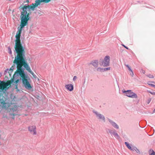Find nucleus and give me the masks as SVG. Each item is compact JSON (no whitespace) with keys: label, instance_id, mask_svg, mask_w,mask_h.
Instances as JSON below:
<instances>
[{"label":"nucleus","instance_id":"10","mask_svg":"<svg viewBox=\"0 0 155 155\" xmlns=\"http://www.w3.org/2000/svg\"><path fill=\"white\" fill-rule=\"evenodd\" d=\"M65 87L68 90L70 91H72L73 89V86L71 84L66 85Z\"/></svg>","mask_w":155,"mask_h":155},{"label":"nucleus","instance_id":"9","mask_svg":"<svg viewBox=\"0 0 155 155\" xmlns=\"http://www.w3.org/2000/svg\"><path fill=\"white\" fill-rule=\"evenodd\" d=\"M12 80H13V81L11 83V84L12 83V85L14 86V88L15 89H18V83L19 81V80L18 79L16 80L15 81H14V79H12L11 80H10V81H12Z\"/></svg>","mask_w":155,"mask_h":155},{"label":"nucleus","instance_id":"22","mask_svg":"<svg viewBox=\"0 0 155 155\" xmlns=\"http://www.w3.org/2000/svg\"><path fill=\"white\" fill-rule=\"evenodd\" d=\"M148 84L149 85H150V86H151L152 87H154L155 88V85H154L153 84H149V83H148Z\"/></svg>","mask_w":155,"mask_h":155},{"label":"nucleus","instance_id":"15","mask_svg":"<svg viewBox=\"0 0 155 155\" xmlns=\"http://www.w3.org/2000/svg\"><path fill=\"white\" fill-rule=\"evenodd\" d=\"M149 155H155V152L152 149H150L149 150Z\"/></svg>","mask_w":155,"mask_h":155},{"label":"nucleus","instance_id":"27","mask_svg":"<svg viewBox=\"0 0 155 155\" xmlns=\"http://www.w3.org/2000/svg\"><path fill=\"white\" fill-rule=\"evenodd\" d=\"M142 72L143 74H144L145 73V71L144 70H143L142 69Z\"/></svg>","mask_w":155,"mask_h":155},{"label":"nucleus","instance_id":"6","mask_svg":"<svg viewBox=\"0 0 155 155\" xmlns=\"http://www.w3.org/2000/svg\"><path fill=\"white\" fill-rule=\"evenodd\" d=\"M29 131L30 133L36 135L37 134L36 128L35 125H32L28 127Z\"/></svg>","mask_w":155,"mask_h":155},{"label":"nucleus","instance_id":"17","mask_svg":"<svg viewBox=\"0 0 155 155\" xmlns=\"http://www.w3.org/2000/svg\"><path fill=\"white\" fill-rule=\"evenodd\" d=\"M133 150H134L136 151L137 153H140V151L136 147H134V148L133 149Z\"/></svg>","mask_w":155,"mask_h":155},{"label":"nucleus","instance_id":"11","mask_svg":"<svg viewBox=\"0 0 155 155\" xmlns=\"http://www.w3.org/2000/svg\"><path fill=\"white\" fill-rule=\"evenodd\" d=\"M99 62L97 60H94L92 61L91 64L95 67H97L98 65Z\"/></svg>","mask_w":155,"mask_h":155},{"label":"nucleus","instance_id":"28","mask_svg":"<svg viewBox=\"0 0 155 155\" xmlns=\"http://www.w3.org/2000/svg\"><path fill=\"white\" fill-rule=\"evenodd\" d=\"M128 69L130 71H132L130 67H129L128 68Z\"/></svg>","mask_w":155,"mask_h":155},{"label":"nucleus","instance_id":"2","mask_svg":"<svg viewBox=\"0 0 155 155\" xmlns=\"http://www.w3.org/2000/svg\"><path fill=\"white\" fill-rule=\"evenodd\" d=\"M51 0H35V3H32L30 5H23L22 7V11L21 13L20 16V25L24 26H26L28 24V21L30 17L29 15L31 13V9L32 11L35 10V8L37 7L41 3H48Z\"/></svg>","mask_w":155,"mask_h":155},{"label":"nucleus","instance_id":"25","mask_svg":"<svg viewBox=\"0 0 155 155\" xmlns=\"http://www.w3.org/2000/svg\"><path fill=\"white\" fill-rule=\"evenodd\" d=\"M130 74L132 76H133L134 73L132 71H131V73H130Z\"/></svg>","mask_w":155,"mask_h":155},{"label":"nucleus","instance_id":"4","mask_svg":"<svg viewBox=\"0 0 155 155\" xmlns=\"http://www.w3.org/2000/svg\"><path fill=\"white\" fill-rule=\"evenodd\" d=\"M122 92L124 93H125V95L129 97L132 98H137V95L130 90L126 91L123 90L122 91Z\"/></svg>","mask_w":155,"mask_h":155},{"label":"nucleus","instance_id":"14","mask_svg":"<svg viewBox=\"0 0 155 155\" xmlns=\"http://www.w3.org/2000/svg\"><path fill=\"white\" fill-rule=\"evenodd\" d=\"M107 70V68H98L97 69V71L98 72H103L106 71Z\"/></svg>","mask_w":155,"mask_h":155},{"label":"nucleus","instance_id":"8","mask_svg":"<svg viewBox=\"0 0 155 155\" xmlns=\"http://www.w3.org/2000/svg\"><path fill=\"white\" fill-rule=\"evenodd\" d=\"M99 64L101 67H106L107 66V56H106L103 60H101Z\"/></svg>","mask_w":155,"mask_h":155},{"label":"nucleus","instance_id":"23","mask_svg":"<svg viewBox=\"0 0 155 155\" xmlns=\"http://www.w3.org/2000/svg\"><path fill=\"white\" fill-rule=\"evenodd\" d=\"M77 78V77L76 76H74L73 78V80L75 81Z\"/></svg>","mask_w":155,"mask_h":155},{"label":"nucleus","instance_id":"30","mask_svg":"<svg viewBox=\"0 0 155 155\" xmlns=\"http://www.w3.org/2000/svg\"><path fill=\"white\" fill-rule=\"evenodd\" d=\"M125 66L128 68L129 67H130L128 65H125Z\"/></svg>","mask_w":155,"mask_h":155},{"label":"nucleus","instance_id":"7","mask_svg":"<svg viewBox=\"0 0 155 155\" xmlns=\"http://www.w3.org/2000/svg\"><path fill=\"white\" fill-rule=\"evenodd\" d=\"M94 113L96 115L97 117L101 121L105 122V120L104 116L101 114L99 113L96 111H94Z\"/></svg>","mask_w":155,"mask_h":155},{"label":"nucleus","instance_id":"13","mask_svg":"<svg viewBox=\"0 0 155 155\" xmlns=\"http://www.w3.org/2000/svg\"><path fill=\"white\" fill-rule=\"evenodd\" d=\"M110 133L111 134L113 135L115 138L117 139H119V137L118 136V134L117 133H116L115 132L111 130L110 131Z\"/></svg>","mask_w":155,"mask_h":155},{"label":"nucleus","instance_id":"18","mask_svg":"<svg viewBox=\"0 0 155 155\" xmlns=\"http://www.w3.org/2000/svg\"><path fill=\"white\" fill-rule=\"evenodd\" d=\"M110 57L107 56V66L109 65Z\"/></svg>","mask_w":155,"mask_h":155},{"label":"nucleus","instance_id":"20","mask_svg":"<svg viewBox=\"0 0 155 155\" xmlns=\"http://www.w3.org/2000/svg\"><path fill=\"white\" fill-rule=\"evenodd\" d=\"M8 52H9V53L10 54H12V51L11 50V49L10 48V47H8Z\"/></svg>","mask_w":155,"mask_h":155},{"label":"nucleus","instance_id":"1","mask_svg":"<svg viewBox=\"0 0 155 155\" xmlns=\"http://www.w3.org/2000/svg\"><path fill=\"white\" fill-rule=\"evenodd\" d=\"M25 26L20 25V28H18V31L15 35V46L14 48L17 55L15 57L13 63L17 65L16 72L22 78V83L25 87L30 89L31 88V87L24 73V69H22V67L23 66L25 69L33 76L34 75V73L31 71L30 67L27 63L25 56V48L22 45L21 42V33L23 28Z\"/></svg>","mask_w":155,"mask_h":155},{"label":"nucleus","instance_id":"31","mask_svg":"<svg viewBox=\"0 0 155 155\" xmlns=\"http://www.w3.org/2000/svg\"><path fill=\"white\" fill-rule=\"evenodd\" d=\"M33 77L35 78H36V76L34 74V75H33Z\"/></svg>","mask_w":155,"mask_h":155},{"label":"nucleus","instance_id":"12","mask_svg":"<svg viewBox=\"0 0 155 155\" xmlns=\"http://www.w3.org/2000/svg\"><path fill=\"white\" fill-rule=\"evenodd\" d=\"M109 121L113 127L117 129L119 128L118 126L116 123L110 119H109Z\"/></svg>","mask_w":155,"mask_h":155},{"label":"nucleus","instance_id":"19","mask_svg":"<svg viewBox=\"0 0 155 155\" xmlns=\"http://www.w3.org/2000/svg\"><path fill=\"white\" fill-rule=\"evenodd\" d=\"M147 76L150 78H154L153 76L150 74L147 75Z\"/></svg>","mask_w":155,"mask_h":155},{"label":"nucleus","instance_id":"24","mask_svg":"<svg viewBox=\"0 0 155 155\" xmlns=\"http://www.w3.org/2000/svg\"><path fill=\"white\" fill-rule=\"evenodd\" d=\"M29 2V1L28 0H27L26 1L24 2V3H27L28 4Z\"/></svg>","mask_w":155,"mask_h":155},{"label":"nucleus","instance_id":"26","mask_svg":"<svg viewBox=\"0 0 155 155\" xmlns=\"http://www.w3.org/2000/svg\"><path fill=\"white\" fill-rule=\"evenodd\" d=\"M122 45L123 46L124 48H126L127 49H128V47H127L126 46L124 45L123 44V45Z\"/></svg>","mask_w":155,"mask_h":155},{"label":"nucleus","instance_id":"21","mask_svg":"<svg viewBox=\"0 0 155 155\" xmlns=\"http://www.w3.org/2000/svg\"><path fill=\"white\" fill-rule=\"evenodd\" d=\"M149 92L151 94L153 95H155V92H150V91H149Z\"/></svg>","mask_w":155,"mask_h":155},{"label":"nucleus","instance_id":"32","mask_svg":"<svg viewBox=\"0 0 155 155\" xmlns=\"http://www.w3.org/2000/svg\"><path fill=\"white\" fill-rule=\"evenodd\" d=\"M150 100H148V104H149V103L150 102Z\"/></svg>","mask_w":155,"mask_h":155},{"label":"nucleus","instance_id":"3","mask_svg":"<svg viewBox=\"0 0 155 155\" xmlns=\"http://www.w3.org/2000/svg\"><path fill=\"white\" fill-rule=\"evenodd\" d=\"M8 81L6 82L4 81H0V90H4L5 88H6L7 86H10L11 83L13 81ZM1 96V94L0 93V97Z\"/></svg>","mask_w":155,"mask_h":155},{"label":"nucleus","instance_id":"16","mask_svg":"<svg viewBox=\"0 0 155 155\" xmlns=\"http://www.w3.org/2000/svg\"><path fill=\"white\" fill-rule=\"evenodd\" d=\"M125 145H126V146H127V148L131 150H133V149H132V148L130 146V145H129V144L127 142H125Z\"/></svg>","mask_w":155,"mask_h":155},{"label":"nucleus","instance_id":"29","mask_svg":"<svg viewBox=\"0 0 155 155\" xmlns=\"http://www.w3.org/2000/svg\"><path fill=\"white\" fill-rule=\"evenodd\" d=\"M110 67L107 68V71L109 70H110Z\"/></svg>","mask_w":155,"mask_h":155},{"label":"nucleus","instance_id":"5","mask_svg":"<svg viewBox=\"0 0 155 155\" xmlns=\"http://www.w3.org/2000/svg\"><path fill=\"white\" fill-rule=\"evenodd\" d=\"M9 107V104L6 102L5 100H0V112L4 110H7Z\"/></svg>","mask_w":155,"mask_h":155}]
</instances>
